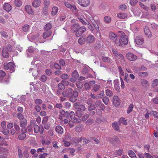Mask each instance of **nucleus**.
Wrapping results in <instances>:
<instances>
[{
    "mask_svg": "<svg viewBox=\"0 0 158 158\" xmlns=\"http://www.w3.org/2000/svg\"><path fill=\"white\" fill-rule=\"evenodd\" d=\"M108 37L110 41L117 46L123 47L128 43V37L126 35H122L119 39L116 34L113 32L110 31Z\"/></svg>",
    "mask_w": 158,
    "mask_h": 158,
    "instance_id": "f257e3e1",
    "label": "nucleus"
},
{
    "mask_svg": "<svg viewBox=\"0 0 158 158\" xmlns=\"http://www.w3.org/2000/svg\"><path fill=\"white\" fill-rule=\"evenodd\" d=\"M11 50V46L10 45H8L6 47H4L3 48L2 52L3 56L6 58L8 57L9 56V55L8 51H10Z\"/></svg>",
    "mask_w": 158,
    "mask_h": 158,
    "instance_id": "f03ea898",
    "label": "nucleus"
},
{
    "mask_svg": "<svg viewBox=\"0 0 158 158\" xmlns=\"http://www.w3.org/2000/svg\"><path fill=\"white\" fill-rule=\"evenodd\" d=\"M14 66L13 63L11 62L8 64L5 63L4 64V69L6 70H10V72H12L15 71Z\"/></svg>",
    "mask_w": 158,
    "mask_h": 158,
    "instance_id": "7ed1b4c3",
    "label": "nucleus"
},
{
    "mask_svg": "<svg viewBox=\"0 0 158 158\" xmlns=\"http://www.w3.org/2000/svg\"><path fill=\"white\" fill-rule=\"evenodd\" d=\"M75 108L79 110H81L83 111L85 110L86 108L85 106L83 105L82 103L78 102L75 103L74 105Z\"/></svg>",
    "mask_w": 158,
    "mask_h": 158,
    "instance_id": "20e7f679",
    "label": "nucleus"
},
{
    "mask_svg": "<svg viewBox=\"0 0 158 158\" xmlns=\"http://www.w3.org/2000/svg\"><path fill=\"white\" fill-rule=\"evenodd\" d=\"M73 90L72 89L69 88L64 91L62 92V95L64 97H71L72 95Z\"/></svg>",
    "mask_w": 158,
    "mask_h": 158,
    "instance_id": "39448f33",
    "label": "nucleus"
},
{
    "mask_svg": "<svg viewBox=\"0 0 158 158\" xmlns=\"http://www.w3.org/2000/svg\"><path fill=\"white\" fill-rule=\"evenodd\" d=\"M69 116V112L68 111H65L64 110L62 109L60 111V116L59 118L61 121L63 120V118L66 117L68 118Z\"/></svg>",
    "mask_w": 158,
    "mask_h": 158,
    "instance_id": "423d86ee",
    "label": "nucleus"
},
{
    "mask_svg": "<svg viewBox=\"0 0 158 158\" xmlns=\"http://www.w3.org/2000/svg\"><path fill=\"white\" fill-rule=\"evenodd\" d=\"M78 3L81 6L86 7L90 3V0H78Z\"/></svg>",
    "mask_w": 158,
    "mask_h": 158,
    "instance_id": "0eeeda50",
    "label": "nucleus"
},
{
    "mask_svg": "<svg viewBox=\"0 0 158 158\" xmlns=\"http://www.w3.org/2000/svg\"><path fill=\"white\" fill-rule=\"evenodd\" d=\"M34 132L36 133H38L39 132L41 134H42L44 131V129L42 126H39L37 125H34Z\"/></svg>",
    "mask_w": 158,
    "mask_h": 158,
    "instance_id": "6e6552de",
    "label": "nucleus"
},
{
    "mask_svg": "<svg viewBox=\"0 0 158 158\" xmlns=\"http://www.w3.org/2000/svg\"><path fill=\"white\" fill-rule=\"evenodd\" d=\"M78 93L76 91H74L72 92V95L69 98V101L72 102H75L77 100V97L78 96Z\"/></svg>",
    "mask_w": 158,
    "mask_h": 158,
    "instance_id": "1a4fd4ad",
    "label": "nucleus"
},
{
    "mask_svg": "<svg viewBox=\"0 0 158 158\" xmlns=\"http://www.w3.org/2000/svg\"><path fill=\"white\" fill-rule=\"evenodd\" d=\"M86 31V28L85 27H79L78 30L76 32V36L77 37H79L84 32Z\"/></svg>",
    "mask_w": 158,
    "mask_h": 158,
    "instance_id": "9d476101",
    "label": "nucleus"
},
{
    "mask_svg": "<svg viewBox=\"0 0 158 158\" xmlns=\"http://www.w3.org/2000/svg\"><path fill=\"white\" fill-rule=\"evenodd\" d=\"M113 103L115 106H118L120 103V100L117 96H114L113 97Z\"/></svg>",
    "mask_w": 158,
    "mask_h": 158,
    "instance_id": "9b49d317",
    "label": "nucleus"
},
{
    "mask_svg": "<svg viewBox=\"0 0 158 158\" xmlns=\"http://www.w3.org/2000/svg\"><path fill=\"white\" fill-rule=\"evenodd\" d=\"M126 56L127 59L132 61L135 60L137 58L136 55L130 52L128 53Z\"/></svg>",
    "mask_w": 158,
    "mask_h": 158,
    "instance_id": "f8f14e48",
    "label": "nucleus"
},
{
    "mask_svg": "<svg viewBox=\"0 0 158 158\" xmlns=\"http://www.w3.org/2000/svg\"><path fill=\"white\" fill-rule=\"evenodd\" d=\"M25 10L26 12L29 15H33L34 11L32 9V7L29 5H27L25 6Z\"/></svg>",
    "mask_w": 158,
    "mask_h": 158,
    "instance_id": "ddd939ff",
    "label": "nucleus"
},
{
    "mask_svg": "<svg viewBox=\"0 0 158 158\" xmlns=\"http://www.w3.org/2000/svg\"><path fill=\"white\" fill-rule=\"evenodd\" d=\"M135 42L137 45H141L143 43L144 40L142 36H139L136 38Z\"/></svg>",
    "mask_w": 158,
    "mask_h": 158,
    "instance_id": "4468645a",
    "label": "nucleus"
},
{
    "mask_svg": "<svg viewBox=\"0 0 158 158\" xmlns=\"http://www.w3.org/2000/svg\"><path fill=\"white\" fill-rule=\"evenodd\" d=\"M144 33L146 36L149 38L152 37V34L149 28L147 27H146L144 28Z\"/></svg>",
    "mask_w": 158,
    "mask_h": 158,
    "instance_id": "2eb2a0df",
    "label": "nucleus"
},
{
    "mask_svg": "<svg viewBox=\"0 0 158 158\" xmlns=\"http://www.w3.org/2000/svg\"><path fill=\"white\" fill-rule=\"evenodd\" d=\"M3 8L6 12H9L12 9V7L8 3H5L3 5Z\"/></svg>",
    "mask_w": 158,
    "mask_h": 158,
    "instance_id": "dca6fc26",
    "label": "nucleus"
},
{
    "mask_svg": "<svg viewBox=\"0 0 158 158\" xmlns=\"http://www.w3.org/2000/svg\"><path fill=\"white\" fill-rule=\"evenodd\" d=\"M94 37L92 35H90L88 36L86 39V42L88 43H93L94 40Z\"/></svg>",
    "mask_w": 158,
    "mask_h": 158,
    "instance_id": "f3484780",
    "label": "nucleus"
},
{
    "mask_svg": "<svg viewBox=\"0 0 158 158\" xmlns=\"http://www.w3.org/2000/svg\"><path fill=\"white\" fill-rule=\"evenodd\" d=\"M56 132L59 134L61 135L63 133V129L60 126H56L55 128Z\"/></svg>",
    "mask_w": 158,
    "mask_h": 158,
    "instance_id": "a211bd4d",
    "label": "nucleus"
},
{
    "mask_svg": "<svg viewBox=\"0 0 158 158\" xmlns=\"http://www.w3.org/2000/svg\"><path fill=\"white\" fill-rule=\"evenodd\" d=\"M140 82L144 87L147 88L149 86V83L148 81L145 79H142L140 80Z\"/></svg>",
    "mask_w": 158,
    "mask_h": 158,
    "instance_id": "6ab92c4d",
    "label": "nucleus"
},
{
    "mask_svg": "<svg viewBox=\"0 0 158 158\" xmlns=\"http://www.w3.org/2000/svg\"><path fill=\"white\" fill-rule=\"evenodd\" d=\"M40 0H34L32 3V6L35 7H38L40 5Z\"/></svg>",
    "mask_w": 158,
    "mask_h": 158,
    "instance_id": "aec40b11",
    "label": "nucleus"
},
{
    "mask_svg": "<svg viewBox=\"0 0 158 158\" xmlns=\"http://www.w3.org/2000/svg\"><path fill=\"white\" fill-rule=\"evenodd\" d=\"M27 121L26 119H23V120L20 121V125L21 127H25L27 125Z\"/></svg>",
    "mask_w": 158,
    "mask_h": 158,
    "instance_id": "412c9836",
    "label": "nucleus"
},
{
    "mask_svg": "<svg viewBox=\"0 0 158 158\" xmlns=\"http://www.w3.org/2000/svg\"><path fill=\"white\" fill-rule=\"evenodd\" d=\"M14 4L17 7H19L22 5L23 2L20 0H14Z\"/></svg>",
    "mask_w": 158,
    "mask_h": 158,
    "instance_id": "4be33fe9",
    "label": "nucleus"
},
{
    "mask_svg": "<svg viewBox=\"0 0 158 158\" xmlns=\"http://www.w3.org/2000/svg\"><path fill=\"white\" fill-rule=\"evenodd\" d=\"M117 16L119 19H124L127 17V15L125 13H120L117 14Z\"/></svg>",
    "mask_w": 158,
    "mask_h": 158,
    "instance_id": "5701e85b",
    "label": "nucleus"
},
{
    "mask_svg": "<svg viewBox=\"0 0 158 158\" xmlns=\"http://www.w3.org/2000/svg\"><path fill=\"white\" fill-rule=\"evenodd\" d=\"M79 27V25L77 24H74L73 25L72 27V30L73 32H76Z\"/></svg>",
    "mask_w": 158,
    "mask_h": 158,
    "instance_id": "b1692460",
    "label": "nucleus"
},
{
    "mask_svg": "<svg viewBox=\"0 0 158 158\" xmlns=\"http://www.w3.org/2000/svg\"><path fill=\"white\" fill-rule=\"evenodd\" d=\"M52 31H46L43 34V37L44 39H46V38L49 37L52 34Z\"/></svg>",
    "mask_w": 158,
    "mask_h": 158,
    "instance_id": "393cba45",
    "label": "nucleus"
},
{
    "mask_svg": "<svg viewBox=\"0 0 158 158\" xmlns=\"http://www.w3.org/2000/svg\"><path fill=\"white\" fill-rule=\"evenodd\" d=\"M58 8L56 6L52 7V14L53 15H56L58 11Z\"/></svg>",
    "mask_w": 158,
    "mask_h": 158,
    "instance_id": "a878e982",
    "label": "nucleus"
},
{
    "mask_svg": "<svg viewBox=\"0 0 158 158\" xmlns=\"http://www.w3.org/2000/svg\"><path fill=\"white\" fill-rule=\"evenodd\" d=\"M150 7L152 11H155L156 10H158V4H155L153 3L151 4L150 5Z\"/></svg>",
    "mask_w": 158,
    "mask_h": 158,
    "instance_id": "bb28decb",
    "label": "nucleus"
},
{
    "mask_svg": "<svg viewBox=\"0 0 158 158\" xmlns=\"http://www.w3.org/2000/svg\"><path fill=\"white\" fill-rule=\"evenodd\" d=\"M104 21L106 23H109L111 22V20L110 17L106 16L104 17Z\"/></svg>",
    "mask_w": 158,
    "mask_h": 158,
    "instance_id": "cd10ccee",
    "label": "nucleus"
},
{
    "mask_svg": "<svg viewBox=\"0 0 158 158\" xmlns=\"http://www.w3.org/2000/svg\"><path fill=\"white\" fill-rule=\"evenodd\" d=\"M112 126L114 130L116 131H118L119 130V124L117 122H114L112 124Z\"/></svg>",
    "mask_w": 158,
    "mask_h": 158,
    "instance_id": "c85d7f7f",
    "label": "nucleus"
},
{
    "mask_svg": "<svg viewBox=\"0 0 158 158\" xmlns=\"http://www.w3.org/2000/svg\"><path fill=\"white\" fill-rule=\"evenodd\" d=\"M77 141L79 142L83 141V144H86L88 143V140L85 138H79L77 139Z\"/></svg>",
    "mask_w": 158,
    "mask_h": 158,
    "instance_id": "c756f323",
    "label": "nucleus"
},
{
    "mask_svg": "<svg viewBox=\"0 0 158 158\" xmlns=\"http://www.w3.org/2000/svg\"><path fill=\"white\" fill-rule=\"evenodd\" d=\"M18 155L19 158H22L23 157V153L22 150L19 147H18Z\"/></svg>",
    "mask_w": 158,
    "mask_h": 158,
    "instance_id": "7c9ffc66",
    "label": "nucleus"
},
{
    "mask_svg": "<svg viewBox=\"0 0 158 158\" xmlns=\"http://www.w3.org/2000/svg\"><path fill=\"white\" fill-rule=\"evenodd\" d=\"M102 60L104 62H111L112 60L110 59L108 57L103 56L102 57Z\"/></svg>",
    "mask_w": 158,
    "mask_h": 158,
    "instance_id": "2f4dec72",
    "label": "nucleus"
},
{
    "mask_svg": "<svg viewBox=\"0 0 158 158\" xmlns=\"http://www.w3.org/2000/svg\"><path fill=\"white\" fill-rule=\"evenodd\" d=\"M98 22H96V21H94L92 22V23L93 25L94 26V27L96 29V30L97 32H99V26L98 25Z\"/></svg>",
    "mask_w": 158,
    "mask_h": 158,
    "instance_id": "473e14b6",
    "label": "nucleus"
},
{
    "mask_svg": "<svg viewBox=\"0 0 158 158\" xmlns=\"http://www.w3.org/2000/svg\"><path fill=\"white\" fill-rule=\"evenodd\" d=\"M158 85V80L155 79L152 82V87H155Z\"/></svg>",
    "mask_w": 158,
    "mask_h": 158,
    "instance_id": "72a5a7b5",
    "label": "nucleus"
},
{
    "mask_svg": "<svg viewBox=\"0 0 158 158\" xmlns=\"http://www.w3.org/2000/svg\"><path fill=\"white\" fill-rule=\"evenodd\" d=\"M82 111L81 110H77L76 112V115L79 118H81L83 114Z\"/></svg>",
    "mask_w": 158,
    "mask_h": 158,
    "instance_id": "f704fd0d",
    "label": "nucleus"
},
{
    "mask_svg": "<svg viewBox=\"0 0 158 158\" xmlns=\"http://www.w3.org/2000/svg\"><path fill=\"white\" fill-rule=\"evenodd\" d=\"M138 75L140 77H145L147 76L148 74L147 72H140L139 73Z\"/></svg>",
    "mask_w": 158,
    "mask_h": 158,
    "instance_id": "c9c22d12",
    "label": "nucleus"
},
{
    "mask_svg": "<svg viewBox=\"0 0 158 158\" xmlns=\"http://www.w3.org/2000/svg\"><path fill=\"white\" fill-rule=\"evenodd\" d=\"M72 76L73 77L77 79L79 77V74L77 71L74 70L72 73Z\"/></svg>",
    "mask_w": 158,
    "mask_h": 158,
    "instance_id": "e433bc0d",
    "label": "nucleus"
},
{
    "mask_svg": "<svg viewBox=\"0 0 158 158\" xmlns=\"http://www.w3.org/2000/svg\"><path fill=\"white\" fill-rule=\"evenodd\" d=\"M134 107V105L133 104H131L129 106L127 111V113L128 114L130 113L132 110L133 108Z\"/></svg>",
    "mask_w": 158,
    "mask_h": 158,
    "instance_id": "4c0bfd02",
    "label": "nucleus"
},
{
    "mask_svg": "<svg viewBox=\"0 0 158 158\" xmlns=\"http://www.w3.org/2000/svg\"><path fill=\"white\" fill-rule=\"evenodd\" d=\"M76 85L77 87L79 89H81L83 86V83L80 81H77L76 82Z\"/></svg>",
    "mask_w": 158,
    "mask_h": 158,
    "instance_id": "58836bf2",
    "label": "nucleus"
},
{
    "mask_svg": "<svg viewBox=\"0 0 158 158\" xmlns=\"http://www.w3.org/2000/svg\"><path fill=\"white\" fill-rule=\"evenodd\" d=\"M114 86L115 88L117 89H119V81L118 80H115L114 81Z\"/></svg>",
    "mask_w": 158,
    "mask_h": 158,
    "instance_id": "ea45409f",
    "label": "nucleus"
},
{
    "mask_svg": "<svg viewBox=\"0 0 158 158\" xmlns=\"http://www.w3.org/2000/svg\"><path fill=\"white\" fill-rule=\"evenodd\" d=\"M17 118L20 120V121L25 119L24 116L21 113H18L17 114Z\"/></svg>",
    "mask_w": 158,
    "mask_h": 158,
    "instance_id": "a19ab883",
    "label": "nucleus"
},
{
    "mask_svg": "<svg viewBox=\"0 0 158 158\" xmlns=\"http://www.w3.org/2000/svg\"><path fill=\"white\" fill-rule=\"evenodd\" d=\"M139 4L140 6L144 10L147 11H148L149 10V8L144 5L143 3L140 2H139Z\"/></svg>",
    "mask_w": 158,
    "mask_h": 158,
    "instance_id": "79ce46f5",
    "label": "nucleus"
},
{
    "mask_svg": "<svg viewBox=\"0 0 158 158\" xmlns=\"http://www.w3.org/2000/svg\"><path fill=\"white\" fill-rule=\"evenodd\" d=\"M109 100V98L106 96H105L103 97L102 99V101L106 105H107L108 103V101Z\"/></svg>",
    "mask_w": 158,
    "mask_h": 158,
    "instance_id": "37998d69",
    "label": "nucleus"
},
{
    "mask_svg": "<svg viewBox=\"0 0 158 158\" xmlns=\"http://www.w3.org/2000/svg\"><path fill=\"white\" fill-rule=\"evenodd\" d=\"M106 95L109 97H111L113 95L112 92L110 90L107 89L106 90Z\"/></svg>",
    "mask_w": 158,
    "mask_h": 158,
    "instance_id": "c03bdc74",
    "label": "nucleus"
},
{
    "mask_svg": "<svg viewBox=\"0 0 158 158\" xmlns=\"http://www.w3.org/2000/svg\"><path fill=\"white\" fill-rule=\"evenodd\" d=\"M52 27L51 24L50 23H48L44 27V29L46 31H48Z\"/></svg>",
    "mask_w": 158,
    "mask_h": 158,
    "instance_id": "a18cd8bd",
    "label": "nucleus"
},
{
    "mask_svg": "<svg viewBox=\"0 0 158 158\" xmlns=\"http://www.w3.org/2000/svg\"><path fill=\"white\" fill-rule=\"evenodd\" d=\"M119 122L120 123H123L124 125H126L127 124V121H126L124 118L123 117L120 119Z\"/></svg>",
    "mask_w": 158,
    "mask_h": 158,
    "instance_id": "49530a36",
    "label": "nucleus"
},
{
    "mask_svg": "<svg viewBox=\"0 0 158 158\" xmlns=\"http://www.w3.org/2000/svg\"><path fill=\"white\" fill-rule=\"evenodd\" d=\"M26 137V134L25 133L20 134L18 136V138L20 140H23Z\"/></svg>",
    "mask_w": 158,
    "mask_h": 158,
    "instance_id": "de8ad7c7",
    "label": "nucleus"
},
{
    "mask_svg": "<svg viewBox=\"0 0 158 158\" xmlns=\"http://www.w3.org/2000/svg\"><path fill=\"white\" fill-rule=\"evenodd\" d=\"M94 123V120L92 118H89L88 120H87L85 123L86 125H91L92 124H93Z\"/></svg>",
    "mask_w": 158,
    "mask_h": 158,
    "instance_id": "09e8293b",
    "label": "nucleus"
},
{
    "mask_svg": "<svg viewBox=\"0 0 158 158\" xmlns=\"http://www.w3.org/2000/svg\"><path fill=\"white\" fill-rule=\"evenodd\" d=\"M150 114L154 116L155 117L158 118V113L157 112L152 110L150 112Z\"/></svg>",
    "mask_w": 158,
    "mask_h": 158,
    "instance_id": "8fccbe9b",
    "label": "nucleus"
},
{
    "mask_svg": "<svg viewBox=\"0 0 158 158\" xmlns=\"http://www.w3.org/2000/svg\"><path fill=\"white\" fill-rule=\"evenodd\" d=\"M29 29V26L28 25H25L22 27L23 30L24 32L27 31Z\"/></svg>",
    "mask_w": 158,
    "mask_h": 158,
    "instance_id": "3c124183",
    "label": "nucleus"
},
{
    "mask_svg": "<svg viewBox=\"0 0 158 158\" xmlns=\"http://www.w3.org/2000/svg\"><path fill=\"white\" fill-rule=\"evenodd\" d=\"M85 38H81L78 40V43L80 44H82L85 42Z\"/></svg>",
    "mask_w": 158,
    "mask_h": 158,
    "instance_id": "603ef678",
    "label": "nucleus"
},
{
    "mask_svg": "<svg viewBox=\"0 0 158 158\" xmlns=\"http://www.w3.org/2000/svg\"><path fill=\"white\" fill-rule=\"evenodd\" d=\"M84 87L86 90H89L91 88V86L88 82L84 84Z\"/></svg>",
    "mask_w": 158,
    "mask_h": 158,
    "instance_id": "864d4df0",
    "label": "nucleus"
},
{
    "mask_svg": "<svg viewBox=\"0 0 158 158\" xmlns=\"http://www.w3.org/2000/svg\"><path fill=\"white\" fill-rule=\"evenodd\" d=\"M62 105L60 103H57L54 106L55 108H57L60 110L62 108Z\"/></svg>",
    "mask_w": 158,
    "mask_h": 158,
    "instance_id": "5fc2aeb1",
    "label": "nucleus"
},
{
    "mask_svg": "<svg viewBox=\"0 0 158 158\" xmlns=\"http://www.w3.org/2000/svg\"><path fill=\"white\" fill-rule=\"evenodd\" d=\"M95 106L93 104L90 105L88 108V110L89 111H90L91 110H94L95 109Z\"/></svg>",
    "mask_w": 158,
    "mask_h": 158,
    "instance_id": "6e6d98bb",
    "label": "nucleus"
},
{
    "mask_svg": "<svg viewBox=\"0 0 158 158\" xmlns=\"http://www.w3.org/2000/svg\"><path fill=\"white\" fill-rule=\"evenodd\" d=\"M128 155L131 158H133L134 156H135V155L134 152L132 150H130L128 152Z\"/></svg>",
    "mask_w": 158,
    "mask_h": 158,
    "instance_id": "4d7b16f0",
    "label": "nucleus"
},
{
    "mask_svg": "<svg viewBox=\"0 0 158 158\" xmlns=\"http://www.w3.org/2000/svg\"><path fill=\"white\" fill-rule=\"evenodd\" d=\"M71 135L67 133L64 136V139L63 140H69L71 139Z\"/></svg>",
    "mask_w": 158,
    "mask_h": 158,
    "instance_id": "13d9d810",
    "label": "nucleus"
},
{
    "mask_svg": "<svg viewBox=\"0 0 158 158\" xmlns=\"http://www.w3.org/2000/svg\"><path fill=\"white\" fill-rule=\"evenodd\" d=\"M60 77L63 80H66L69 78V76L67 74L64 73L61 75Z\"/></svg>",
    "mask_w": 158,
    "mask_h": 158,
    "instance_id": "bf43d9fd",
    "label": "nucleus"
},
{
    "mask_svg": "<svg viewBox=\"0 0 158 158\" xmlns=\"http://www.w3.org/2000/svg\"><path fill=\"white\" fill-rule=\"evenodd\" d=\"M58 88L61 90H63L65 89V86H64L61 82L58 84Z\"/></svg>",
    "mask_w": 158,
    "mask_h": 158,
    "instance_id": "052dcab7",
    "label": "nucleus"
},
{
    "mask_svg": "<svg viewBox=\"0 0 158 158\" xmlns=\"http://www.w3.org/2000/svg\"><path fill=\"white\" fill-rule=\"evenodd\" d=\"M127 6L125 4L121 5L118 7V9H119L122 10H125Z\"/></svg>",
    "mask_w": 158,
    "mask_h": 158,
    "instance_id": "680f3d73",
    "label": "nucleus"
},
{
    "mask_svg": "<svg viewBox=\"0 0 158 158\" xmlns=\"http://www.w3.org/2000/svg\"><path fill=\"white\" fill-rule=\"evenodd\" d=\"M118 71L120 73V75H121L122 76H124V73L123 71L122 70V68L121 66H119L118 67Z\"/></svg>",
    "mask_w": 158,
    "mask_h": 158,
    "instance_id": "e2e57ef3",
    "label": "nucleus"
},
{
    "mask_svg": "<svg viewBox=\"0 0 158 158\" xmlns=\"http://www.w3.org/2000/svg\"><path fill=\"white\" fill-rule=\"evenodd\" d=\"M69 116L71 119H73L75 116V113L73 111H71L70 113L69 112Z\"/></svg>",
    "mask_w": 158,
    "mask_h": 158,
    "instance_id": "0e129e2a",
    "label": "nucleus"
},
{
    "mask_svg": "<svg viewBox=\"0 0 158 158\" xmlns=\"http://www.w3.org/2000/svg\"><path fill=\"white\" fill-rule=\"evenodd\" d=\"M151 27L154 30H158V25L154 23H152L151 24Z\"/></svg>",
    "mask_w": 158,
    "mask_h": 158,
    "instance_id": "69168bd1",
    "label": "nucleus"
},
{
    "mask_svg": "<svg viewBox=\"0 0 158 158\" xmlns=\"http://www.w3.org/2000/svg\"><path fill=\"white\" fill-rule=\"evenodd\" d=\"M50 4V2L49 0H44V4L45 6H48Z\"/></svg>",
    "mask_w": 158,
    "mask_h": 158,
    "instance_id": "338daca9",
    "label": "nucleus"
},
{
    "mask_svg": "<svg viewBox=\"0 0 158 158\" xmlns=\"http://www.w3.org/2000/svg\"><path fill=\"white\" fill-rule=\"evenodd\" d=\"M89 117V115L87 114H85L83 115L82 118L81 119L83 121H85Z\"/></svg>",
    "mask_w": 158,
    "mask_h": 158,
    "instance_id": "774afa93",
    "label": "nucleus"
}]
</instances>
